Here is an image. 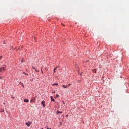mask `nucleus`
<instances>
[{
    "mask_svg": "<svg viewBox=\"0 0 129 129\" xmlns=\"http://www.w3.org/2000/svg\"><path fill=\"white\" fill-rule=\"evenodd\" d=\"M94 71H95V70H94Z\"/></svg>",
    "mask_w": 129,
    "mask_h": 129,
    "instance_id": "nucleus-20",
    "label": "nucleus"
},
{
    "mask_svg": "<svg viewBox=\"0 0 129 129\" xmlns=\"http://www.w3.org/2000/svg\"><path fill=\"white\" fill-rule=\"evenodd\" d=\"M50 98H51L52 101L55 102V100L53 98V97H52V96L50 97Z\"/></svg>",
    "mask_w": 129,
    "mask_h": 129,
    "instance_id": "nucleus-6",
    "label": "nucleus"
},
{
    "mask_svg": "<svg viewBox=\"0 0 129 129\" xmlns=\"http://www.w3.org/2000/svg\"><path fill=\"white\" fill-rule=\"evenodd\" d=\"M57 113L59 114V113H62V111H57Z\"/></svg>",
    "mask_w": 129,
    "mask_h": 129,
    "instance_id": "nucleus-11",
    "label": "nucleus"
},
{
    "mask_svg": "<svg viewBox=\"0 0 129 129\" xmlns=\"http://www.w3.org/2000/svg\"><path fill=\"white\" fill-rule=\"evenodd\" d=\"M24 102H29V100L25 99L24 100Z\"/></svg>",
    "mask_w": 129,
    "mask_h": 129,
    "instance_id": "nucleus-5",
    "label": "nucleus"
},
{
    "mask_svg": "<svg viewBox=\"0 0 129 129\" xmlns=\"http://www.w3.org/2000/svg\"><path fill=\"white\" fill-rule=\"evenodd\" d=\"M4 44H6V42H4Z\"/></svg>",
    "mask_w": 129,
    "mask_h": 129,
    "instance_id": "nucleus-18",
    "label": "nucleus"
},
{
    "mask_svg": "<svg viewBox=\"0 0 129 129\" xmlns=\"http://www.w3.org/2000/svg\"><path fill=\"white\" fill-rule=\"evenodd\" d=\"M27 126H30L32 124V122H27L25 123Z\"/></svg>",
    "mask_w": 129,
    "mask_h": 129,
    "instance_id": "nucleus-2",
    "label": "nucleus"
},
{
    "mask_svg": "<svg viewBox=\"0 0 129 129\" xmlns=\"http://www.w3.org/2000/svg\"><path fill=\"white\" fill-rule=\"evenodd\" d=\"M4 78L3 77H0V79H3Z\"/></svg>",
    "mask_w": 129,
    "mask_h": 129,
    "instance_id": "nucleus-13",
    "label": "nucleus"
},
{
    "mask_svg": "<svg viewBox=\"0 0 129 129\" xmlns=\"http://www.w3.org/2000/svg\"><path fill=\"white\" fill-rule=\"evenodd\" d=\"M2 58H3V56H0V60L2 59Z\"/></svg>",
    "mask_w": 129,
    "mask_h": 129,
    "instance_id": "nucleus-14",
    "label": "nucleus"
},
{
    "mask_svg": "<svg viewBox=\"0 0 129 129\" xmlns=\"http://www.w3.org/2000/svg\"><path fill=\"white\" fill-rule=\"evenodd\" d=\"M62 87H63V88H67L68 87V86H66V85H63V86H62Z\"/></svg>",
    "mask_w": 129,
    "mask_h": 129,
    "instance_id": "nucleus-7",
    "label": "nucleus"
},
{
    "mask_svg": "<svg viewBox=\"0 0 129 129\" xmlns=\"http://www.w3.org/2000/svg\"><path fill=\"white\" fill-rule=\"evenodd\" d=\"M22 74H25V75H29V74H26V73H25V72H23V73H22Z\"/></svg>",
    "mask_w": 129,
    "mask_h": 129,
    "instance_id": "nucleus-9",
    "label": "nucleus"
},
{
    "mask_svg": "<svg viewBox=\"0 0 129 129\" xmlns=\"http://www.w3.org/2000/svg\"><path fill=\"white\" fill-rule=\"evenodd\" d=\"M21 85H22V86L23 87H24V84L22 83Z\"/></svg>",
    "mask_w": 129,
    "mask_h": 129,
    "instance_id": "nucleus-12",
    "label": "nucleus"
},
{
    "mask_svg": "<svg viewBox=\"0 0 129 129\" xmlns=\"http://www.w3.org/2000/svg\"><path fill=\"white\" fill-rule=\"evenodd\" d=\"M53 86H54V85H58V84L57 83H55L54 84L52 85Z\"/></svg>",
    "mask_w": 129,
    "mask_h": 129,
    "instance_id": "nucleus-10",
    "label": "nucleus"
},
{
    "mask_svg": "<svg viewBox=\"0 0 129 129\" xmlns=\"http://www.w3.org/2000/svg\"><path fill=\"white\" fill-rule=\"evenodd\" d=\"M21 82H20V84H21Z\"/></svg>",
    "mask_w": 129,
    "mask_h": 129,
    "instance_id": "nucleus-19",
    "label": "nucleus"
},
{
    "mask_svg": "<svg viewBox=\"0 0 129 129\" xmlns=\"http://www.w3.org/2000/svg\"><path fill=\"white\" fill-rule=\"evenodd\" d=\"M3 71H6V68L5 67H3L2 68L0 69V72H3Z\"/></svg>",
    "mask_w": 129,
    "mask_h": 129,
    "instance_id": "nucleus-3",
    "label": "nucleus"
},
{
    "mask_svg": "<svg viewBox=\"0 0 129 129\" xmlns=\"http://www.w3.org/2000/svg\"><path fill=\"white\" fill-rule=\"evenodd\" d=\"M35 100H36V98L32 97L30 100V103H32V102H33V103H35Z\"/></svg>",
    "mask_w": 129,
    "mask_h": 129,
    "instance_id": "nucleus-1",
    "label": "nucleus"
},
{
    "mask_svg": "<svg viewBox=\"0 0 129 129\" xmlns=\"http://www.w3.org/2000/svg\"><path fill=\"white\" fill-rule=\"evenodd\" d=\"M46 103V102L42 101L41 102V104H42L43 107H45L46 106V105L45 104V103Z\"/></svg>",
    "mask_w": 129,
    "mask_h": 129,
    "instance_id": "nucleus-4",
    "label": "nucleus"
},
{
    "mask_svg": "<svg viewBox=\"0 0 129 129\" xmlns=\"http://www.w3.org/2000/svg\"><path fill=\"white\" fill-rule=\"evenodd\" d=\"M47 129H51V128H47Z\"/></svg>",
    "mask_w": 129,
    "mask_h": 129,
    "instance_id": "nucleus-17",
    "label": "nucleus"
},
{
    "mask_svg": "<svg viewBox=\"0 0 129 129\" xmlns=\"http://www.w3.org/2000/svg\"><path fill=\"white\" fill-rule=\"evenodd\" d=\"M71 85V84H68V86H70Z\"/></svg>",
    "mask_w": 129,
    "mask_h": 129,
    "instance_id": "nucleus-15",
    "label": "nucleus"
},
{
    "mask_svg": "<svg viewBox=\"0 0 129 129\" xmlns=\"http://www.w3.org/2000/svg\"><path fill=\"white\" fill-rule=\"evenodd\" d=\"M57 70V68H55L54 69V70H53V73H55V72H56V71H55V70Z\"/></svg>",
    "mask_w": 129,
    "mask_h": 129,
    "instance_id": "nucleus-8",
    "label": "nucleus"
},
{
    "mask_svg": "<svg viewBox=\"0 0 129 129\" xmlns=\"http://www.w3.org/2000/svg\"><path fill=\"white\" fill-rule=\"evenodd\" d=\"M58 96H59V95L58 94H56V97H58Z\"/></svg>",
    "mask_w": 129,
    "mask_h": 129,
    "instance_id": "nucleus-16",
    "label": "nucleus"
}]
</instances>
